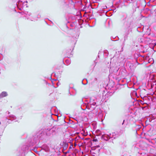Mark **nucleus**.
Masks as SVG:
<instances>
[{
  "label": "nucleus",
  "instance_id": "nucleus-1",
  "mask_svg": "<svg viewBox=\"0 0 156 156\" xmlns=\"http://www.w3.org/2000/svg\"><path fill=\"white\" fill-rule=\"evenodd\" d=\"M99 101V99L95 97H91L89 102L86 106V108L91 111L93 110L98 105V102Z\"/></svg>",
  "mask_w": 156,
  "mask_h": 156
},
{
  "label": "nucleus",
  "instance_id": "nucleus-2",
  "mask_svg": "<svg viewBox=\"0 0 156 156\" xmlns=\"http://www.w3.org/2000/svg\"><path fill=\"white\" fill-rule=\"evenodd\" d=\"M118 136V135L115 132L108 134H104L101 136V138L105 141H109L110 142H112L113 140Z\"/></svg>",
  "mask_w": 156,
  "mask_h": 156
},
{
  "label": "nucleus",
  "instance_id": "nucleus-3",
  "mask_svg": "<svg viewBox=\"0 0 156 156\" xmlns=\"http://www.w3.org/2000/svg\"><path fill=\"white\" fill-rule=\"evenodd\" d=\"M10 119H8L7 118H5L3 119L2 120V126L5 128L8 124L10 123V122H9V120L12 121L15 120L16 119V117L15 116L13 115H10L9 116Z\"/></svg>",
  "mask_w": 156,
  "mask_h": 156
},
{
  "label": "nucleus",
  "instance_id": "nucleus-4",
  "mask_svg": "<svg viewBox=\"0 0 156 156\" xmlns=\"http://www.w3.org/2000/svg\"><path fill=\"white\" fill-rule=\"evenodd\" d=\"M57 129L56 127L54 126L51 129H48L45 130L46 135L48 136H53L56 134Z\"/></svg>",
  "mask_w": 156,
  "mask_h": 156
},
{
  "label": "nucleus",
  "instance_id": "nucleus-5",
  "mask_svg": "<svg viewBox=\"0 0 156 156\" xmlns=\"http://www.w3.org/2000/svg\"><path fill=\"white\" fill-rule=\"evenodd\" d=\"M23 13L26 15L25 17L28 20H29L32 21H35L37 20L38 17L32 15L31 13L27 12H23Z\"/></svg>",
  "mask_w": 156,
  "mask_h": 156
},
{
  "label": "nucleus",
  "instance_id": "nucleus-6",
  "mask_svg": "<svg viewBox=\"0 0 156 156\" xmlns=\"http://www.w3.org/2000/svg\"><path fill=\"white\" fill-rule=\"evenodd\" d=\"M29 147L27 145H24L21 147H20L18 149L19 152V154L22 155L23 153H24L25 151L27 150Z\"/></svg>",
  "mask_w": 156,
  "mask_h": 156
},
{
  "label": "nucleus",
  "instance_id": "nucleus-7",
  "mask_svg": "<svg viewBox=\"0 0 156 156\" xmlns=\"http://www.w3.org/2000/svg\"><path fill=\"white\" fill-rule=\"evenodd\" d=\"M27 1L23 2L22 1H19L16 3V5L18 8L20 10H22L23 9V5L25 3H27Z\"/></svg>",
  "mask_w": 156,
  "mask_h": 156
},
{
  "label": "nucleus",
  "instance_id": "nucleus-8",
  "mask_svg": "<svg viewBox=\"0 0 156 156\" xmlns=\"http://www.w3.org/2000/svg\"><path fill=\"white\" fill-rule=\"evenodd\" d=\"M119 69V68L117 66H113L111 67L109 69V71L111 73L117 72Z\"/></svg>",
  "mask_w": 156,
  "mask_h": 156
},
{
  "label": "nucleus",
  "instance_id": "nucleus-9",
  "mask_svg": "<svg viewBox=\"0 0 156 156\" xmlns=\"http://www.w3.org/2000/svg\"><path fill=\"white\" fill-rule=\"evenodd\" d=\"M39 133H37L34 136H33V139H34V142L33 143L34 144L37 142L39 139L40 137L39 136Z\"/></svg>",
  "mask_w": 156,
  "mask_h": 156
},
{
  "label": "nucleus",
  "instance_id": "nucleus-10",
  "mask_svg": "<svg viewBox=\"0 0 156 156\" xmlns=\"http://www.w3.org/2000/svg\"><path fill=\"white\" fill-rule=\"evenodd\" d=\"M8 95L7 93L5 91H3L0 94V98L5 97Z\"/></svg>",
  "mask_w": 156,
  "mask_h": 156
},
{
  "label": "nucleus",
  "instance_id": "nucleus-11",
  "mask_svg": "<svg viewBox=\"0 0 156 156\" xmlns=\"http://www.w3.org/2000/svg\"><path fill=\"white\" fill-rule=\"evenodd\" d=\"M60 145L62 146L64 150L66 149L68 147V144L66 142H63L61 143Z\"/></svg>",
  "mask_w": 156,
  "mask_h": 156
},
{
  "label": "nucleus",
  "instance_id": "nucleus-12",
  "mask_svg": "<svg viewBox=\"0 0 156 156\" xmlns=\"http://www.w3.org/2000/svg\"><path fill=\"white\" fill-rule=\"evenodd\" d=\"M42 148L43 150L46 152H48L49 151V148L48 146L47 145H44L42 146Z\"/></svg>",
  "mask_w": 156,
  "mask_h": 156
},
{
  "label": "nucleus",
  "instance_id": "nucleus-13",
  "mask_svg": "<svg viewBox=\"0 0 156 156\" xmlns=\"http://www.w3.org/2000/svg\"><path fill=\"white\" fill-rule=\"evenodd\" d=\"M71 62V61L70 59H68L66 60V65H69Z\"/></svg>",
  "mask_w": 156,
  "mask_h": 156
},
{
  "label": "nucleus",
  "instance_id": "nucleus-14",
  "mask_svg": "<svg viewBox=\"0 0 156 156\" xmlns=\"http://www.w3.org/2000/svg\"><path fill=\"white\" fill-rule=\"evenodd\" d=\"M92 142L93 143H95V144H96L98 142V140L97 139H96V138H94L92 140Z\"/></svg>",
  "mask_w": 156,
  "mask_h": 156
},
{
  "label": "nucleus",
  "instance_id": "nucleus-15",
  "mask_svg": "<svg viewBox=\"0 0 156 156\" xmlns=\"http://www.w3.org/2000/svg\"><path fill=\"white\" fill-rule=\"evenodd\" d=\"M154 85H156V81H155L151 83V87L152 88H153Z\"/></svg>",
  "mask_w": 156,
  "mask_h": 156
},
{
  "label": "nucleus",
  "instance_id": "nucleus-16",
  "mask_svg": "<svg viewBox=\"0 0 156 156\" xmlns=\"http://www.w3.org/2000/svg\"><path fill=\"white\" fill-rule=\"evenodd\" d=\"M128 33L126 34L124 36V41H126V40L127 39L128 37Z\"/></svg>",
  "mask_w": 156,
  "mask_h": 156
},
{
  "label": "nucleus",
  "instance_id": "nucleus-17",
  "mask_svg": "<svg viewBox=\"0 0 156 156\" xmlns=\"http://www.w3.org/2000/svg\"><path fill=\"white\" fill-rule=\"evenodd\" d=\"M96 131L97 133L98 134V136H100L101 135H102V133H101L100 130H96Z\"/></svg>",
  "mask_w": 156,
  "mask_h": 156
},
{
  "label": "nucleus",
  "instance_id": "nucleus-18",
  "mask_svg": "<svg viewBox=\"0 0 156 156\" xmlns=\"http://www.w3.org/2000/svg\"><path fill=\"white\" fill-rule=\"evenodd\" d=\"M104 53H106L107 54V55H108V51L107 50H105L104 51Z\"/></svg>",
  "mask_w": 156,
  "mask_h": 156
},
{
  "label": "nucleus",
  "instance_id": "nucleus-19",
  "mask_svg": "<svg viewBox=\"0 0 156 156\" xmlns=\"http://www.w3.org/2000/svg\"><path fill=\"white\" fill-rule=\"evenodd\" d=\"M125 61H126V60H125V58H124L123 59V60H122V62H125Z\"/></svg>",
  "mask_w": 156,
  "mask_h": 156
},
{
  "label": "nucleus",
  "instance_id": "nucleus-20",
  "mask_svg": "<svg viewBox=\"0 0 156 156\" xmlns=\"http://www.w3.org/2000/svg\"><path fill=\"white\" fill-rule=\"evenodd\" d=\"M27 3H25L24 5H23V7L24 6H26V7H27Z\"/></svg>",
  "mask_w": 156,
  "mask_h": 156
},
{
  "label": "nucleus",
  "instance_id": "nucleus-21",
  "mask_svg": "<svg viewBox=\"0 0 156 156\" xmlns=\"http://www.w3.org/2000/svg\"><path fill=\"white\" fill-rule=\"evenodd\" d=\"M150 2H148L147 3V5H150Z\"/></svg>",
  "mask_w": 156,
  "mask_h": 156
},
{
  "label": "nucleus",
  "instance_id": "nucleus-22",
  "mask_svg": "<svg viewBox=\"0 0 156 156\" xmlns=\"http://www.w3.org/2000/svg\"><path fill=\"white\" fill-rule=\"evenodd\" d=\"M6 113H7L8 114H10V112H9V111H7L6 112Z\"/></svg>",
  "mask_w": 156,
  "mask_h": 156
},
{
  "label": "nucleus",
  "instance_id": "nucleus-23",
  "mask_svg": "<svg viewBox=\"0 0 156 156\" xmlns=\"http://www.w3.org/2000/svg\"><path fill=\"white\" fill-rule=\"evenodd\" d=\"M124 122H125V120H123V122H122V125H123V124H124Z\"/></svg>",
  "mask_w": 156,
  "mask_h": 156
},
{
  "label": "nucleus",
  "instance_id": "nucleus-24",
  "mask_svg": "<svg viewBox=\"0 0 156 156\" xmlns=\"http://www.w3.org/2000/svg\"><path fill=\"white\" fill-rule=\"evenodd\" d=\"M60 84L58 82V83H57V85L58 86Z\"/></svg>",
  "mask_w": 156,
  "mask_h": 156
},
{
  "label": "nucleus",
  "instance_id": "nucleus-25",
  "mask_svg": "<svg viewBox=\"0 0 156 156\" xmlns=\"http://www.w3.org/2000/svg\"><path fill=\"white\" fill-rule=\"evenodd\" d=\"M154 1V0H150V2H153Z\"/></svg>",
  "mask_w": 156,
  "mask_h": 156
},
{
  "label": "nucleus",
  "instance_id": "nucleus-26",
  "mask_svg": "<svg viewBox=\"0 0 156 156\" xmlns=\"http://www.w3.org/2000/svg\"><path fill=\"white\" fill-rule=\"evenodd\" d=\"M0 125H2V121L1 122L0 121Z\"/></svg>",
  "mask_w": 156,
  "mask_h": 156
},
{
  "label": "nucleus",
  "instance_id": "nucleus-27",
  "mask_svg": "<svg viewBox=\"0 0 156 156\" xmlns=\"http://www.w3.org/2000/svg\"><path fill=\"white\" fill-rule=\"evenodd\" d=\"M71 148V146H70V147H69V148Z\"/></svg>",
  "mask_w": 156,
  "mask_h": 156
},
{
  "label": "nucleus",
  "instance_id": "nucleus-28",
  "mask_svg": "<svg viewBox=\"0 0 156 156\" xmlns=\"http://www.w3.org/2000/svg\"><path fill=\"white\" fill-rule=\"evenodd\" d=\"M2 135V134H0V136H1Z\"/></svg>",
  "mask_w": 156,
  "mask_h": 156
}]
</instances>
